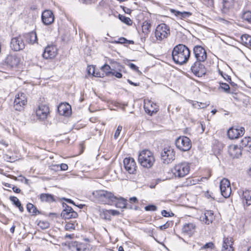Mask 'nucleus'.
<instances>
[{
    "instance_id": "f257e3e1",
    "label": "nucleus",
    "mask_w": 251,
    "mask_h": 251,
    "mask_svg": "<svg viewBox=\"0 0 251 251\" xmlns=\"http://www.w3.org/2000/svg\"><path fill=\"white\" fill-rule=\"evenodd\" d=\"M190 52V50L185 45L178 44L174 47L172 51L173 59L176 64L183 65L188 61Z\"/></svg>"
},
{
    "instance_id": "f03ea898",
    "label": "nucleus",
    "mask_w": 251,
    "mask_h": 251,
    "mask_svg": "<svg viewBox=\"0 0 251 251\" xmlns=\"http://www.w3.org/2000/svg\"><path fill=\"white\" fill-rule=\"evenodd\" d=\"M93 195L98 201L104 204H112L118 199L112 193L103 190L94 191Z\"/></svg>"
},
{
    "instance_id": "7ed1b4c3",
    "label": "nucleus",
    "mask_w": 251,
    "mask_h": 251,
    "mask_svg": "<svg viewBox=\"0 0 251 251\" xmlns=\"http://www.w3.org/2000/svg\"><path fill=\"white\" fill-rule=\"evenodd\" d=\"M190 170V163L182 162L176 164L172 170L176 177L181 178L187 175Z\"/></svg>"
},
{
    "instance_id": "20e7f679",
    "label": "nucleus",
    "mask_w": 251,
    "mask_h": 251,
    "mask_svg": "<svg viewBox=\"0 0 251 251\" xmlns=\"http://www.w3.org/2000/svg\"><path fill=\"white\" fill-rule=\"evenodd\" d=\"M138 161L143 167L150 168L153 165L155 159L153 153L150 151L145 150L140 153Z\"/></svg>"
},
{
    "instance_id": "39448f33",
    "label": "nucleus",
    "mask_w": 251,
    "mask_h": 251,
    "mask_svg": "<svg viewBox=\"0 0 251 251\" xmlns=\"http://www.w3.org/2000/svg\"><path fill=\"white\" fill-rule=\"evenodd\" d=\"M170 34V27L165 24H161L156 27L155 36L158 41H161L164 39L167 38Z\"/></svg>"
},
{
    "instance_id": "423d86ee",
    "label": "nucleus",
    "mask_w": 251,
    "mask_h": 251,
    "mask_svg": "<svg viewBox=\"0 0 251 251\" xmlns=\"http://www.w3.org/2000/svg\"><path fill=\"white\" fill-rule=\"evenodd\" d=\"M176 147L182 151H186L190 150L192 147L191 141L185 136H179L175 141Z\"/></svg>"
},
{
    "instance_id": "0eeeda50",
    "label": "nucleus",
    "mask_w": 251,
    "mask_h": 251,
    "mask_svg": "<svg viewBox=\"0 0 251 251\" xmlns=\"http://www.w3.org/2000/svg\"><path fill=\"white\" fill-rule=\"evenodd\" d=\"M161 158L165 164H169L175 159V151L171 147L165 148L161 153Z\"/></svg>"
},
{
    "instance_id": "6e6552de",
    "label": "nucleus",
    "mask_w": 251,
    "mask_h": 251,
    "mask_svg": "<svg viewBox=\"0 0 251 251\" xmlns=\"http://www.w3.org/2000/svg\"><path fill=\"white\" fill-rule=\"evenodd\" d=\"M202 62L196 60L191 65V71L196 76L202 77L206 73V69Z\"/></svg>"
},
{
    "instance_id": "1a4fd4ad",
    "label": "nucleus",
    "mask_w": 251,
    "mask_h": 251,
    "mask_svg": "<svg viewBox=\"0 0 251 251\" xmlns=\"http://www.w3.org/2000/svg\"><path fill=\"white\" fill-rule=\"evenodd\" d=\"M27 103L25 94L20 92L17 94L14 101V107L16 110L21 111Z\"/></svg>"
},
{
    "instance_id": "9d476101",
    "label": "nucleus",
    "mask_w": 251,
    "mask_h": 251,
    "mask_svg": "<svg viewBox=\"0 0 251 251\" xmlns=\"http://www.w3.org/2000/svg\"><path fill=\"white\" fill-rule=\"evenodd\" d=\"M222 195L226 198H228L231 193V188L229 181L226 178L223 179L220 182V185Z\"/></svg>"
},
{
    "instance_id": "9b49d317",
    "label": "nucleus",
    "mask_w": 251,
    "mask_h": 251,
    "mask_svg": "<svg viewBox=\"0 0 251 251\" xmlns=\"http://www.w3.org/2000/svg\"><path fill=\"white\" fill-rule=\"evenodd\" d=\"M124 166L126 170L130 174H134L136 172L137 166L134 159L132 157L124 159Z\"/></svg>"
},
{
    "instance_id": "f8f14e48",
    "label": "nucleus",
    "mask_w": 251,
    "mask_h": 251,
    "mask_svg": "<svg viewBox=\"0 0 251 251\" xmlns=\"http://www.w3.org/2000/svg\"><path fill=\"white\" fill-rule=\"evenodd\" d=\"M64 209L61 213V216L65 219H70L71 218H75L78 216V214L71 206L66 204H63Z\"/></svg>"
},
{
    "instance_id": "ddd939ff",
    "label": "nucleus",
    "mask_w": 251,
    "mask_h": 251,
    "mask_svg": "<svg viewBox=\"0 0 251 251\" xmlns=\"http://www.w3.org/2000/svg\"><path fill=\"white\" fill-rule=\"evenodd\" d=\"M193 52L196 60L204 62L207 58V53L205 49L201 46H196Z\"/></svg>"
},
{
    "instance_id": "4468645a",
    "label": "nucleus",
    "mask_w": 251,
    "mask_h": 251,
    "mask_svg": "<svg viewBox=\"0 0 251 251\" xmlns=\"http://www.w3.org/2000/svg\"><path fill=\"white\" fill-rule=\"evenodd\" d=\"M25 45L23 39L20 37H15L11 39L10 48L14 51H19L25 48Z\"/></svg>"
},
{
    "instance_id": "2eb2a0df",
    "label": "nucleus",
    "mask_w": 251,
    "mask_h": 251,
    "mask_svg": "<svg viewBox=\"0 0 251 251\" xmlns=\"http://www.w3.org/2000/svg\"><path fill=\"white\" fill-rule=\"evenodd\" d=\"M36 114L37 116L41 120H46L50 114V109L46 104H41L38 106L36 109Z\"/></svg>"
},
{
    "instance_id": "dca6fc26",
    "label": "nucleus",
    "mask_w": 251,
    "mask_h": 251,
    "mask_svg": "<svg viewBox=\"0 0 251 251\" xmlns=\"http://www.w3.org/2000/svg\"><path fill=\"white\" fill-rule=\"evenodd\" d=\"M245 133V129L243 127L240 128L231 127L227 131V135L229 138L234 139L243 136Z\"/></svg>"
},
{
    "instance_id": "f3484780",
    "label": "nucleus",
    "mask_w": 251,
    "mask_h": 251,
    "mask_svg": "<svg viewBox=\"0 0 251 251\" xmlns=\"http://www.w3.org/2000/svg\"><path fill=\"white\" fill-rule=\"evenodd\" d=\"M238 194L244 206H245V204L247 206L251 205V191L249 190H240Z\"/></svg>"
},
{
    "instance_id": "a211bd4d",
    "label": "nucleus",
    "mask_w": 251,
    "mask_h": 251,
    "mask_svg": "<svg viewBox=\"0 0 251 251\" xmlns=\"http://www.w3.org/2000/svg\"><path fill=\"white\" fill-rule=\"evenodd\" d=\"M42 20L46 25L52 24L54 20V17L52 12L50 10H45L42 14Z\"/></svg>"
},
{
    "instance_id": "6ab92c4d",
    "label": "nucleus",
    "mask_w": 251,
    "mask_h": 251,
    "mask_svg": "<svg viewBox=\"0 0 251 251\" xmlns=\"http://www.w3.org/2000/svg\"><path fill=\"white\" fill-rule=\"evenodd\" d=\"M57 54V48L54 46H48L44 50L43 56L46 59L54 58Z\"/></svg>"
},
{
    "instance_id": "aec40b11",
    "label": "nucleus",
    "mask_w": 251,
    "mask_h": 251,
    "mask_svg": "<svg viewBox=\"0 0 251 251\" xmlns=\"http://www.w3.org/2000/svg\"><path fill=\"white\" fill-rule=\"evenodd\" d=\"M220 5L222 12L228 14L233 11L234 1H222Z\"/></svg>"
},
{
    "instance_id": "412c9836",
    "label": "nucleus",
    "mask_w": 251,
    "mask_h": 251,
    "mask_svg": "<svg viewBox=\"0 0 251 251\" xmlns=\"http://www.w3.org/2000/svg\"><path fill=\"white\" fill-rule=\"evenodd\" d=\"M58 111L61 115L69 116L71 114V106L67 103H61L58 107Z\"/></svg>"
},
{
    "instance_id": "4be33fe9",
    "label": "nucleus",
    "mask_w": 251,
    "mask_h": 251,
    "mask_svg": "<svg viewBox=\"0 0 251 251\" xmlns=\"http://www.w3.org/2000/svg\"><path fill=\"white\" fill-rule=\"evenodd\" d=\"M144 109L146 112L150 115L156 113L158 110L156 104L150 101L145 104Z\"/></svg>"
},
{
    "instance_id": "5701e85b",
    "label": "nucleus",
    "mask_w": 251,
    "mask_h": 251,
    "mask_svg": "<svg viewBox=\"0 0 251 251\" xmlns=\"http://www.w3.org/2000/svg\"><path fill=\"white\" fill-rule=\"evenodd\" d=\"M201 219L205 224L209 225L214 220V213L211 210H206L204 215L201 217Z\"/></svg>"
},
{
    "instance_id": "b1692460",
    "label": "nucleus",
    "mask_w": 251,
    "mask_h": 251,
    "mask_svg": "<svg viewBox=\"0 0 251 251\" xmlns=\"http://www.w3.org/2000/svg\"><path fill=\"white\" fill-rule=\"evenodd\" d=\"M170 11L172 13H173L176 17L183 20H186L188 18H189L192 15L191 12L186 11L181 12L178 10H176L174 9H171Z\"/></svg>"
},
{
    "instance_id": "393cba45",
    "label": "nucleus",
    "mask_w": 251,
    "mask_h": 251,
    "mask_svg": "<svg viewBox=\"0 0 251 251\" xmlns=\"http://www.w3.org/2000/svg\"><path fill=\"white\" fill-rule=\"evenodd\" d=\"M5 62L8 65L13 67L17 66L19 64L20 59L16 55L10 54L7 56L5 59Z\"/></svg>"
},
{
    "instance_id": "a878e982",
    "label": "nucleus",
    "mask_w": 251,
    "mask_h": 251,
    "mask_svg": "<svg viewBox=\"0 0 251 251\" xmlns=\"http://www.w3.org/2000/svg\"><path fill=\"white\" fill-rule=\"evenodd\" d=\"M228 153L231 157L238 158L241 155V151L237 145H230L228 147Z\"/></svg>"
},
{
    "instance_id": "bb28decb",
    "label": "nucleus",
    "mask_w": 251,
    "mask_h": 251,
    "mask_svg": "<svg viewBox=\"0 0 251 251\" xmlns=\"http://www.w3.org/2000/svg\"><path fill=\"white\" fill-rule=\"evenodd\" d=\"M222 251H234L232 247L231 239L228 238H224Z\"/></svg>"
},
{
    "instance_id": "cd10ccee",
    "label": "nucleus",
    "mask_w": 251,
    "mask_h": 251,
    "mask_svg": "<svg viewBox=\"0 0 251 251\" xmlns=\"http://www.w3.org/2000/svg\"><path fill=\"white\" fill-rule=\"evenodd\" d=\"M26 41L29 44H34L37 42V37L35 31H31L25 35Z\"/></svg>"
},
{
    "instance_id": "c85d7f7f",
    "label": "nucleus",
    "mask_w": 251,
    "mask_h": 251,
    "mask_svg": "<svg viewBox=\"0 0 251 251\" xmlns=\"http://www.w3.org/2000/svg\"><path fill=\"white\" fill-rule=\"evenodd\" d=\"M71 248L72 251H85L86 249V245L84 243L76 241L72 243Z\"/></svg>"
},
{
    "instance_id": "c756f323",
    "label": "nucleus",
    "mask_w": 251,
    "mask_h": 251,
    "mask_svg": "<svg viewBox=\"0 0 251 251\" xmlns=\"http://www.w3.org/2000/svg\"><path fill=\"white\" fill-rule=\"evenodd\" d=\"M196 226L193 223H188L184 225L182 230L183 233L191 234H192L195 229Z\"/></svg>"
},
{
    "instance_id": "7c9ffc66",
    "label": "nucleus",
    "mask_w": 251,
    "mask_h": 251,
    "mask_svg": "<svg viewBox=\"0 0 251 251\" xmlns=\"http://www.w3.org/2000/svg\"><path fill=\"white\" fill-rule=\"evenodd\" d=\"M210 175H209L208 177H202L201 178V179L199 178H188L186 179V182H185V185L186 186L188 185H194L197 183H199V182L200 181H203V179L208 180V178L210 177Z\"/></svg>"
},
{
    "instance_id": "2f4dec72",
    "label": "nucleus",
    "mask_w": 251,
    "mask_h": 251,
    "mask_svg": "<svg viewBox=\"0 0 251 251\" xmlns=\"http://www.w3.org/2000/svg\"><path fill=\"white\" fill-rule=\"evenodd\" d=\"M40 199L42 202L50 203L55 201L54 196L50 194L42 193L40 195Z\"/></svg>"
},
{
    "instance_id": "473e14b6",
    "label": "nucleus",
    "mask_w": 251,
    "mask_h": 251,
    "mask_svg": "<svg viewBox=\"0 0 251 251\" xmlns=\"http://www.w3.org/2000/svg\"><path fill=\"white\" fill-rule=\"evenodd\" d=\"M241 43L248 48H251V36L248 34H243L241 36Z\"/></svg>"
},
{
    "instance_id": "72a5a7b5",
    "label": "nucleus",
    "mask_w": 251,
    "mask_h": 251,
    "mask_svg": "<svg viewBox=\"0 0 251 251\" xmlns=\"http://www.w3.org/2000/svg\"><path fill=\"white\" fill-rule=\"evenodd\" d=\"M26 208L28 212L31 213L32 215L36 216L41 214V212L37 209L36 207L31 203L27 204Z\"/></svg>"
},
{
    "instance_id": "f704fd0d",
    "label": "nucleus",
    "mask_w": 251,
    "mask_h": 251,
    "mask_svg": "<svg viewBox=\"0 0 251 251\" xmlns=\"http://www.w3.org/2000/svg\"><path fill=\"white\" fill-rule=\"evenodd\" d=\"M9 199L12 202L13 204L19 208L20 212H23L24 211V208L22 205L20 201L17 197L10 196Z\"/></svg>"
},
{
    "instance_id": "c9c22d12",
    "label": "nucleus",
    "mask_w": 251,
    "mask_h": 251,
    "mask_svg": "<svg viewBox=\"0 0 251 251\" xmlns=\"http://www.w3.org/2000/svg\"><path fill=\"white\" fill-rule=\"evenodd\" d=\"M100 216L101 218L108 221L111 220V216L109 210L102 209L100 211Z\"/></svg>"
},
{
    "instance_id": "e433bc0d",
    "label": "nucleus",
    "mask_w": 251,
    "mask_h": 251,
    "mask_svg": "<svg viewBox=\"0 0 251 251\" xmlns=\"http://www.w3.org/2000/svg\"><path fill=\"white\" fill-rule=\"evenodd\" d=\"M143 32L146 34H148L150 32L151 24L148 21H145L142 25Z\"/></svg>"
},
{
    "instance_id": "4c0bfd02",
    "label": "nucleus",
    "mask_w": 251,
    "mask_h": 251,
    "mask_svg": "<svg viewBox=\"0 0 251 251\" xmlns=\"http://www.w3.org/2000/svg\"><path fill=\"white\" fill-rule=\"evenodd\" d=\"M117 200L118 201L117 203H116V206L117 207L121 208H126V200L123 198L120 197L119 199L118 198Z\"/></svg>"
},
{
    "instance_id": "58836bf2",
    "label": "nucleus",
    "mask_w": 251,
    "mask_h": 251,
    "mask_svg": "<svg viewBox=\"0 0 251 251\" xmlns=\"http://www.w3.org/2000/svg\"><path fill=\"white\" fill-rule=\"evenodd\" d=\"M219 90H222L224 92L229 94L230 93V87L229 85L226 83L223 82H220V86L218 88Z\"/></svg>"
},
{
    "instance_id": "ea45409f",
    "label": "nucleus",
    "mask_w": 251,
    "mask_h": 251,
    "mask_svg": "<svg viewBox=\"0 0 251 251\" xmlns=\"http://www.w3.org/2000/svg\"><path fill=\"white\" fill-rule=\"evenodd\" d=\"M118 17L120 20H121L124 23L126 24L127 25H132V21L129 18L126 17L121 14L119 15Z\"/></svg>"
},
{
    "instance_id": "a19ab883",
    "label": "nucleus",
    "mask_w": 251,
    "mask_h": 251,
    "mask_svg": "<svg viewBox=\"0 0 251 251\" xmlns=\"http://www.w3.org/2000/svg\"><path fill=\"white\" fill-rule=\"evenodd\" d=\"M242 19L249 23H251V11H247L242 15Z\"/></svg>"
},
{
    "instance_id": "79ce46f5",
    "label": "nucleus",
    "mask_w": 251,
    "mask_h": 251,
    "mask_svg": "<svg viewBox=\"0 0 251 251\" xmlns=\"http://www.w3.org/2000/svg\"><path fill=\"white\" fill-rule=\"evenodd\" d=\"M101 69L105 73L106 75H110L113 71V70L111 69L110 66L107 64H105L102 66Z\"/></svg>"
},
{
    "instance_id": "37998d69",
    "label": "nucleus",
    "mask_w": 251,
    "mask_h": 251,
    "mask_svg": "<svg viewBox=\"0 0 251 251\" xmlns=\"http://www.w3.org/2000/svg\"><path fill=\"white\" fill-rule=\"evenodd\" d=\"M76 221H73L72 222H68L65 225V229L67 230H72L75 229Z\"/></svg>"
},
{
    "instance_id": "c03bdc74",
    "label": "nucleus",
    "mask_w": 251,
    "mask_h": 251,
    "mask_svg": "<svg viewBox=\"0 0 251 251\" xmlns=\"http://www.w3.org/2000/svg\"><path fill=\"white\" fill-rule=\"evenodd\" d=\"M215 248V245L212 242H210L208 243H206L205 245H204L202 247H201V250H207V249H214Z\"/></svg>"
},
{
    "instance_id": "a18cd8bd",
    "label": "nucleus",
    "mask_w": 251,
    "mask_h": 251,
    "mask_svg": "<svg viewBox=\"0 0 251 251\" xmlns=\"http://www.w3.org/2000/svg\"><path fill=\"white\" fill-rule=\"evenodd\" d=\"M38 226L42 229H47L50 226V223L46 221H40Z\"/></svg>"
},
{
    "instance_id": "49530a36",
    "label": "nucleus",
    "mask_w": 251,
    "mask_h": 251,
    "mask_svg": "<svg viewBox=\"0 0 251 251\" xmlns=\"http://www.w3.org/2000/svg\"><path fill=\"white\" fill-rule=\"evenodd\" d=\"M128 66L130 67V69L136 72L138 74L140 75L142 74V72L140 70H139L138 67L136 66L134 64L129 63L128 64Z\"/></svg>"
},
{
    "instance_id": "de8ad7c7",
    "label": "nucleus",
    "mask_w": 251,
    "mask_h": 251,
    "mask_svg": "<svg viewBox=\"0 0 251 251\" xmlns=\"http://www.w3.org/2000/svg\"><path fill=\"white\" fill-rule=\"evenodd\" d=\"M219 74L222 76V77L227 81H231V77L227 74L224 73L222 71L219 70Z\"/></svg>"
},
{
    "instance_id": "09e8293b",
    "label": "nucleus",
    "mask_w": 251,
    "mask_h": 251,
    "mask_svg": "<svg viewBox=\"0 0 251 251\" xmlns=\"http://www.w3.org/2000/svg\"><path fill=\"white\" fill-rule=\"evenodd\" d=\"M145 209L146 211H156L157 210V207L153 204H150L145 206Z\"/></svg>"
},
{
    "instance_id": "8fccbe9b",
    "label": "nucleus",
    "mask_w": 251,
    "mask_h": 251,
    "mask_svg": "<svg viewBox=\"0 0 251 251\" xmlns=\"http://www.w3.org/2000/svg\"><path fill=\"white\" fill-rule=\"evenodd\" d=\"M122 128H123L122 126H121L120 125H119L118 126L117 130H116V132L114 134V138L115 139H117L119 136L121 131L122 129Z\"/></svg>"
},
{
    "instance_id": "3c124183",
    "label": "nucleus",
    "mask_w": 251,
    "mask_h": 251,
    "mask_svg": "<svg viewBox=\"0 0 251 251\" xmlns=\"http://www.w3.org/2000/svg\"><path fill=\"white\" fill-rule=\"evenodd\" d=\"M113 75H114L116 77L120 78L122 77V74L116 71L115 70H113L111 73V74Z\"/></svg>"
},
{
    "instance_id": "603ef678",
    "label": "nucleus",
    "mask_w": 251,
    "mask_h": 251,
    "mask_svg": "<svg viewBox=\"0 0 251 251\" xmlns=\"http://www.w3.org/2000/svg\"><path fill=\"white\" fill-rule=\"evenodd\" d=\"M116 43L118 44H126L127 43V40L124 37H121Z\"/></svg>"
},
{
    "instance_id": "864d4df0",
    "label": "nucleus",
    "mask_w": 251,
    "mask_h": 251,
    "mask_svg": "<svg viewBox=\"0 0 251 251\" xmlns=\"http://www.w3.org/2000/svg\"><path fill=\"white\" fill-rule=\"evenodd\" d=\"M170 226V223H169L168 222H167L164 225H163L162 226H159V228H160V230H164V229H167L168 227H169Z\"/></svg>"
},
{
    "instance_id": "5fc2aeb1",
    "label": "nucleus",
    "mask_w": 251,
    "mask_h": 251,
    "mask_svg": "<svg viewBox=\"0 0 251 251\" xmlns=\"http://www.w3.org/2000/svg\"><path fill=\"white\" fill-rule=\"evenodd\" d=\"M59 166L60 167L61 170L62 171H66L68 168V165L65 163H62L60 165H59Z\"/></svg>"
},
{
    "instance_id": "6e6d98bb",
    "label": "nucleus",
    "mask_w": 251,
    "mask_h": 251,
    "mask_svg": "<svg viewBox=\"0 0 251 251\" xmlns=\"http://www.w3.org/2000/svg\"><path fill=\"white\" fill-rule=\"evenodd\" d=\"M161 214L163 216L165 217H171V215L170 214V213L167 212L165 210H163L162 211Z\"/></svg>"
},
{
    "instance_id": "4d7b16f0",
    "label": "nucleus",
    "mask_w": 251,
    "mask_h": 251,
    "mask_svg": "<svg viewBox=\"0 0 251 251\" xmlns=\"http://www.w3.org/2000/svg\"><path fill=\"white\" fill-rule=\"evenodd\" d=\"M109 212L110 213V216L111 215L113 216H116L120 214V212L116 210H109Z\"/></svg>"
},
{
    "instance_id": "13d9d810",
    "label": "nucleus",
    "mask_w": 251,
    "mask_h": 251,
    "mask_svg": "<svg viewBox=\"0 0 251 251\" xmlns=\"http://www.w3.org/2000/svg\"><path fill=\"white\" fill-rule=\"evenodd\" d=\"M92 74L96 77H102L100 72H96L94 70V68H92Z\"/></svg>"
},
{
    "instance_id": "bf43d9fd",
    "label": "nucleus",
    "mask_w": 251,
    "mask_h": 251,
    "mask_svg": "<svg viewBox=\"0 0 251 251\" xmlns=\"http://www.w3.org/2000/svg\"><path fill=\"white\" fill-rule=\"evenodd\" d=\"M12 189L13 191L16 193H20L21 191V189L17 187L16 186H13L12 187Z\"/></svg>"
},
{
    "instance_id": "052dcab7",
    "label": "nucleus",
    "mask_w": 251,
    "mask_h": 251,
    "mask_svg": "<svg viewBox=\"0 0 251 251\" xmlns=\"http://www.w3.org/2000/svg\"><path fill=\"white\" fill-rule=\"evenodd\" d=\"M127 81L130 84L135 86H139V84H140V83H134V82H132L131 80H130V79H127Z\"/></svg>"
},
{
    "instance_id": "680f3d73",
    "label": "nucleus",
    "mask_w": 251,
    "mask_h": 251,
    "mask_svg": "<svg viewBox=\"0 0 251 251\" xmlns=\"http://www.w3.org/2000/svg\"><path fill=\"white\" fill-rule=\"evenodd\" d=\"M130 201H131V202L136 203L138 201V200L136 197H133L130 198Z\"/></svg>"
},
{
    "instance_id": "e2e57ef3",
    "label": "nucleus",
    "mask_w": 251,
    "mask_h": 251,
    "mask_svg": "<svg viewBox=\"0 0 251 251\" xmlns=\"http://www.w3.org/2000/svg\"><path fill=\"white\" fill-rule=\"evenodd\" d=\"M65 199V200L67 202H68L69 203H72V204H73L75 205V203L74 202V201L72 200L69 199Z\"/></svg>"
},
{
    "instance_id": "0e129e2a",
    "label": "nucleus",
    "mask_w": 251,
    "mask_h": 251,
    "mask_svg": "<svg viewBox=\"0 0 251 251\" xmlns=\"http://www.w3.org/2000/svg\"><path fill=\"white\" fill-rule=\"evenodd\" d=\"M15 226L14 225H13L11 228H10V232L12 233H13L14 232V231H15Z\"/></svg>"
},
{
    "instance_id": "69168bd1",
    "label": "nucleus",
    "mask_w": 251,
    "mask_h": 251,
    "mask_svg": "<svg viewBox=\"0 0 251 251\" xmlns=\"http://www.w3.org/2000/svg\"><path fill=\"white\" fill-rule=\"evenodd\" d=\"M247 174L251 177V168H249L247 171Z\"/></svg>"
},
{
    "instance_id": "338daca9",
    "label": "nucleus",
    "mask_w": 251,
    "mask_h": 251,
    "mask_svg": "<svg viewBox=\"0 0 251 251\" xmlns=\"http://www.w3.org/2000/svg\"><path fill=\"white\" fill-rule=\"evenodd\" d=\"M65 238H72L73 235L71 234H66L65 236Z\"/></svg>"
},
{
    "instance_id": "774afa93",
    "label": "nucleus",
    "mask_w": 251,
    "mask_h": 251,
    "mask_svg": "<svg viewBox=\"0 0 251 251\" xmlns=\"http://www.w3.org/2000/svg\"><path fill=\"white\" fill-rule=\"evenodd\" d=\"M228 82L230 83V84H231V86H232L233 87L237 86V84L236 83H235L234 82H232L231 80L229 81Z\"/></svg>"
}]
</instances>
